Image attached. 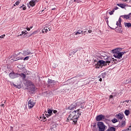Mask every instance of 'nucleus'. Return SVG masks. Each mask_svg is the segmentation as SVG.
Masks as SVG:
<instances>
[{"mask_svg": "<svg viewBox=\"0 0 131 131\" xmlns=\"http://www.w3.org/2000/svg\"><path fill=\"white\" fill-rule=\"evenodd\" d=\"M112 62L113 64H117V60L114 58L107 57L105 59V61L104 60H98L93 62V66L96 69L102 68L103 66H106L107 64H109Z\"/></svg>", "mask_w": 131, "mask_h": 131, "instance_id": "f257e3e1", "label": "nucleus"}, {"mask_svg": "<svg viewBox=\"0 0 131 131\" xmlns=\"http://www.w3.org/2000/svg\"><path fill=\"white\" fill-rule=\"evenodd\" d=\"M81 113H82V112L80 109H78L77 111H74L69 116V117L67 118V121L69 122L70 120H73L74 123H76L77 120H78V118H79V117L81 115Z\"/></svg>", "mask_w": 131, "mask_h": 131, "instance_id": "f03ea898", "label": "nucleus"}, {"mask_svg": "<svg viewBox=\"0 0 131 131\" xmlns=\"http://www.w3.org/2000/svg\"><path fill=\"white\" fill-rule=\"evenodd\" d=\"M98 131H105L107 129V126L103 122H98L97 124Z\"/></svg>", "mask_w": 131, "mask_h": 131, "instance_id": "7ed1b4c3", "label": "nucleus"}, {"mask_svg": "<svg viewBox=\"0 0 131 131\" xmlns=\"http://www.w3.org/2000/svg\"><path fill=\"white\" fill-rule=\"evenodd\" d=\"M30 54H31V52L29 50H24L23 52H20L18 55L20 56V57H23L24 58V57L28 56V55H30Z\"/></svg>", "mask_w": 131, "mask_h": 131, "instance_id": "20e7f679", "label": "nucleus"}, {"mask_svg": "<svg viewBox=\"0 0 131 131\" xmlns=\"http://www.w3.org/2000/svg\"><path fill=\"white\" fill-rule=\"evenodd\" d=\"M124 54H126V52L125 51L120 52L117 54H115L114 55V57H115V58H116L117 59H121V58H122V56H123Z\"/></svg>", "mask_w": 131, "mask_h": 131, "instance_id": "39448f33", "label": "nucleus"}, {"mask_svg": "<svg viewBox=\"0 0 131 131\" xmlns=\"http://www.w3.org/2000/svg\"><path fill=\"white\" fill-rule=\"evenodd\" d=\"M79 106H80V103L79 102L77 103L74 102L69 106V110H72V109H74L76 107H79Z\"/></svg>", "mask_w": 131, "mask_h": 131, "instance_id": "423d86ee", "label": "nucleus"}, {"mask_svg": "<svg viewBox=\"0 0 131 131\" xmlns=\"http://www.w3.org/2000/svg\"><path fill=\"white\" fill-rule=\"evenodd\" d=\"M38 2V0H31L29 4H27V6L29 8H30V7H34L35 6L36 3Z\"/></svg>", "mask_w": 131, "mask_h": 131, "instance_id": "0eeeda50", "label": "nucleus"}, {"mask_svg": "<svg viewBox=\"0 0 131 131\" xmlns=\"http://www.w3.org/2000/svg\"><path fill=\"white\" fill-rule=\"evenodd\" d=\"M96 119L97 121H101L102 120H104L105 119V116L103 115H100L96 117Z\"/></svg>", "mask_w": 131, "mask_h": 131, "instance_id": "6e6552de", "label": "nucleus"}, {"mask_svg": "<svg viewBox=\"0 0 131 131\" xmlns=\"http://www.w3.org/2000/svg\"><path fill=\"white\" fill-rule=\"evenodd\" d=\"M28 105L29 108H33V106L35 105V102L31 99L29 101Z\"/></svg>", "mask_w": 131, "mask_h": 131, "instance_id": "1a4fd4ad", "label": "nucleus"}, {"mask_svg": "<svg viewBox=\"0 0 131 131\" xmlns=\"http://www.w3.org/2000/svg\"><path fill=\"white\" fill-rule=\"evenodd\" d=\"M10 78H16V77H19V76H18V74H15L14 73H10L9 75Z\"/></svg>", "mask_w": 131, "mask_h": 131, "instance_id": "9d476101", "label": "nucleus"}, {"mask_svg": "<svg viewBox=\"0 0 131 131\" xmlns=\"http://www.w3.org/2000/svg\"><path fill=\"white\" fill-rule=\"evenodd\" d=\"M122 51V49L121 48H116L112 50V52L114 54H118V53H120Z\"/></svg>", "mask_w": 131, "mask_h": 131, "instance_id": "9b49d317", "label": "nucleus"}, {"mask_svg": "<svg viewBox=\"0 0 131 131\" xmlns=\"http://www.w3.org/2000/svg\"><path fill=\"white\" fill-rule=\"evenodd\" d=\"M58 126V124L53 123L51 126V129L52 131L57 130V127Z\"/></svg>", "mask_w": 131, "mask_h": 131, "instance_id": "f8f14e48", "label": "nucleus"}, {"mask_svg": "<svg viewBox=\"0 0 131 131\" xmlns=\"http://www.w3.org/2000/svg\"><path fill=\"white\" fill-rule=\"evenodd\" d=\"M12 60L13 61H18V60H23V56H19L18 57H14L13 58H12Z\"/></svg>", "mask_w": 131, "mask_h": 131, "instance_id": "ddd939ff", "label": "nucleus"}, {"mask_svg": "<svg viewBox=\"0 0 131 131\" xmlns=\"http://www.w3.org/2000/svg\"><path fill=\"white\" fill-rule=\"evenodd\" d=\"M116 117L118 119H122V118H123V117H124V115H123V114H122L119 113L118 115H116Z\"/></svg>", "mask_w": 131, "mask_h": 131, "instance_id": "4468645a", "label": "nucleus"}, {"mask_svg": "<svg viewBox=\"0 0 131 131\" xmlns=\"http://www.w3.org/2000/svg\"><path fill=\"white\" fill-rule=\"evenodd\" d=\"M18 77H21V78H25L26 77V73H21V74H18Z\"/></svg>", "mask_w": 131, "mask_h": 131, "instance_id": "2eb2a0df", "label": "nucleus"}, {"mask_svg": "<svg viewBox=\"0 0 131 131\" xmlns=\"http://www.w3.org/2000/svg\"><path fill=\"white\" fill-rule=\"evenodd\" d=\"M41 32L42 33H47V32H49V30H48V27H45L44 29H42Z\"/></svg>", "mask_w": 131, "mask_h": 131, "instance_id": "dca6fc26", "label": "nucleus"}, {"mask_svg": "<svg viewBox=\"0 0 131 131\" xmlns=\"http://www.w3.org/2000/svg\"><path fill=\"white\" fill-rule=\"evenodd\" d=\"M124 114L126 115V116H128V115L130 114V111H129L128 110H126L124 111Z\"/></svg>", "mask_w": 131, "mask_h": 131, "instance_id": "f3484780", "label": "nucleus"}, {"mask_svg": "<svg viewBox=\"0 0 131 131\" xmlns=\"http://www.w3.org/2000/svg\"><path fill=\"white\" fill-rule=\"evenodd\" d=\"M116 25L117 26H119L120 27V25H121V18H119L118 21H117Z\"/></svg>", "mask_w": 131, "mask_h": 131, "instance_id": "a211bd4d", "label": "nucleus"}, {"mask_svg": "<svg viewBox=\"0 0 131 131\" xmlns=\"http://www.w3.org/2000/svg\"><path fill=\"white\" fill-rule=\"evenodd\" d=\"M130 16H131V13H129L128 15H123L122 16V17H123V18H125V19H129Z\"/></svg>", "mask_w": 131, "mask_h": 131, "instance_id": "6ab92c4d", "label": "nucleus"}, {"mask_svg": "<svg viewBox=\"0 0 131 131\" xmlns=\"http://www.w3.org/2000/svg\"><path fill=\"white\" fill-rule=\"evenodd\" d=\"M124 26L125 27H128V28H129V27H131V24L130 23H125Z\"/></svg>", "mask_w": 131, "mask_h": 131, "instance_id": "aec40b11", "label": "nucleus"}, {"mask_svg": "<svg viewBox=\"0 0 131 131\" xmlns=\"http://www.w3.org/2000/svg\"><path fill=\"white\" fill-rule=\"evenodd\" d=\"M116 128L114 127H109L106 131H115Z\"/></svg>", "mask_w": 131, "mask_h": 131, "instance_id": "412c9836", "label": "nucleus"}, {"mask_svg": "<svg viewBox=\"0 0 131 131\" xmlns=\"http://www.w3.org/2000/svg\"><path fill=\"white\" fill-rule=\"evenodd\" d=\"M117 6H118V7H120V8H122V9H124V8H125V5L124 4H118Z\"/></svg>", "mask_w": 131, "mask_h": 131, "instance_id": "4be33fe9", "label": "nucleus"}, {"mask_svg": "<svg viewBox=\"0 0 131 131\" xmlns=\"http://www.w3.org/2000/svg\"><path fill=\"white\" fill-rule=\"evenodd\" d=\"M105 76H106V73H102L99 76V77H100L101 78H105Z\"/></svg>", "mask_w": 131, "mask_h": 131, "instance_id": "5701e85b", "label": "nucleus"}, {"mask_svg": "<svg viewBox=\"0 0 131 131\" xmlns=\"http://www.w3.org/2000/svg\"><path fill=\"white\" fill-rule=\"evenodd\" d=\"M14 86H15V88H17V89H21V85L20 84H18V85H16L15 84H13Z\"/></svg>", "mask_w": 131, "mask_h": 131, "instance_id": "b1692460", "label": "nucleus"}, {"mask_svg": "<svg viewBox=\"0 0 131 131\" xmlns=\"http://www.w3.org/2000/svg\"><path fill=\"white\" fill-rule=\"evenodd\" d=\"M122 131H131V125H130L127 129H123Z\"/></svg>", "mask_w": 131, "mask_h": 131, "instance_id": "393cba45", "label": "nucleus"}, {"mask_svg": "<svg viewBox=\"0 0 131 131\" xmlns=\"http://www.w3.org/2000/svg\"><path fill=\"white\" fill-rule=\"evenodd\" d=\"M114 9H113V10H108V14H110V15H113L114 13Z\"/></svg>", "mask_w": 131, "mask_h": 131, "instance_id": "a878e982", "label": "nucleus"}, {"mask_svg": "<svg viewBox=\"0 0 131 131\" xmlns=\"http://www.w3.org/2000/svg\"><path fill=\"white\" fill-rule=\"evenodd\" d=\"M82 33V31L81 30H79L76 33L75 35H77V34H81Z\"/></svg>", "mask_w": 131, "mask_h": 131, "instance_id": "bb28decb", "label": "nucleus"}, {"mask_svg": "<svg viewBox=\"0 0 131 131\" xmlns=\"http://www.w3.org/2000/svg\"><path fill=\"white\" fill-rule=\"evenodd\" d=\"M79 103H80V106H81L80 107L82 108H84V103H80V102Z\"/></svg>", "mask_w": 131, "mask_h": 131, "instance_id": "cd10ccee", "label": "nucleus"}, {"mask_svg": "<svg viewBox=\"0 0 131 131\" xmlns=\"http://www.w3.org/2000/svg\"><path fill=\"white\" fill-rule=\"evenodd\" d=\"M41 118H42V120H46V117H45V114H42L41 116Z\"/></svg>", "mask_w": 131, "mask_h": 131, "instance_id": "c85d7f7f", "label": "nucleus"}, {"mask_svg": "<svg viewBox=\"0 0 131 131\" xmlns=\"http://www.w3.org/2000/svg\"><path fill=\"white\" fill-rule=\"evenodd\" d=\"M120 125H121V126H122V127H123V126H124V125H125V122H122L120 123Z\"/></svg>", "mask_w": 131, "mask_h": 131, "instance_id": "c756f323", "label": "nucleus"}, {"mask_svg": "<svg viewBox=\"0 0 131 131\" xmlns=\"http://www.w3.org/2000/svg\"><path fill=\"white\" fill-rule=\"evenodd\" d=\"M48 114H52V113H53V110H48Z\"/></svg>", "mask_w": 131, "mask_h": 131, "instance_id": "7c9ffc66", "label": "nucleus"}, {"mask_svg": "<svg viewBox=\"0 0 131 131\" xmlns=\"http://www.w3.org/2000/svg\"><path fill=\"white\" fill-rule=\"evenodd\" d=\"M29 59V56H26V57H25L24 58V61H27V60H28Z\"/></svg>", "mask_w": 131, "mask_h": 131, "instance_id": "2f4dec72", "label": "nucleus"}, {"mask_svg": "<svg viewBox=\"0 0 131 131\" xmlns=\"http://www.w3.org/2000/svg\"><path fill=\"white\" fill-rule=\"evenodd\" d=\"M122 2H126V3H131V0H122Z\"/></svg>", "mask_w": 131, "mask_h": 131, "instance_id": "473e14b6", "label": "nucleus"}, {"mask_svg": "<svg viewBox=\"0 0 131 131\" xmlns=\"http://www.w3.org/2000/svg\"><path fill=\"white\" fill-rule=\"evenodd\" d=\"M112 122H113V123H116V122H117V119H113Z\"/></svg>", "mask_w": 131, "mask_h": 131, "instance_id": "72a5a7b5", "label": "nucleus"}, {"mask_svg": "<svg viewBox=\"0 0 131 131\" xmlns=\"http://www.w3.org/2000/svg\"><path fill=\"white\" fill-rule=\"evenodd\" d=\"M5 36H6L5 34H3V35H2L1 36H0V40H1V38H4Z\"/></svg>", "mask_w": 131, "mask_h": 131, "instance_id": "f704fd0d", "label": "nucleus"}, {"mask_svg": "<svg viewBox=\"0 0 131 131\" xmlns=\"http://www.w3.org/2000/svg\"><path fill=\"white\" fill-rule=\"evenodd\" d=\"M76 52H77V50H73V51L72 52V54H73V55H74V54H75V53H76Z\"/></svg>", "mask_w": 131, "mask_h": 131, "instance_id": "c9c22d12", "label": "nucleus"}, {"mask_svg": "<svg viewBox=\"0 0 131 131\" xmlns=\"http://www.w3.org/2000/svg\"><path fill=\"white\" fill-rule=\"evenodd\" d=\"M20 1H17L16 3H15V5H16V6H19V4H20Z\"/></svg>", "mask_w": 131, "mask_h": 131, "instance_id": "e433bc0d", "label": "nucleus"}, {"mask_svg": "<svg viewBox=\"0 0 131 131\" xmlns=\"http://www.w3.org/2000/svg\"><path fill=\"white\" fill-rule=\"evenodd\" d=\"M26 32V31H24L21 32V34H20V35H23V34H26V33H25Z\"/></svg>", "mask_w": 131, "mask_h": 131, "instance_id": "4c0bfd02", "label": "nucleus"}, {"mask_svg": "<svg viewBox=\"0 0 131 131\" xmlns=\"http://www.w3.org/2000/svg\"><path fill=\"white\" fill-rule=\"evenodd\" d=\"M75 37L76 38H77V37H79V34H77V35H75Z\"/></svg>", "mask_w": 131, "mask_h": 131, "instance_id": "58836bf2", "label": "nucleus"}, {"mask_svg": "<svg viewBox=\"0 0 131 131\" xmlns=\"http://www.w3.org/2000/svg\"><path fill=\"white\" fill-rule=\"evenodd\" d=\"M48 31H51V30H52V29H51V28H50V26L48 27Z\"/></svg>", "mask_w": 131, "mask_h": 131, "instance_id": "ea45409f", "label": "nucleus"}, {"mask_svg": "<svg viewBox=\"0 0 131 131\" xmlns=\"http://www.w3.org/2000/svg\"><path fill=\"white\" fill-rule=\"evenodd\" d=\"M92 30H88V33H92Z\"/></svg>", "mask_w": 131, "mask_h": 131, "instance_id": "a19ab883", "label": "nucleus"}, {"mask_svg": "<svg viewBox=\"0 0 131 131\" xmlns=\"http://www.w3.org/2000/svg\"><path fill=\"white\" fill-rule=\"evenodd\" d=\"M46 116L48 118L50 117V116H51V115H48V114H45Z\"/></svg>", "mask_w": 131, "mask_h": 131, "instance_id": "79ce46f5", "label": "nucleus"}, {"mask_svg": "<svg viewBox=\"0 0 131 131\" xmlns=\"http://www.w3.org/2000/svg\"><path fill=\"white\" fill-rule=\"evenodd\" d=\"M23 10L24 11H25V10H26V6H25V7H23Z\"/></svg>", "mask_w": 131, "mask_h": 131, "instance_id": "37998d69", "label": "nucleus"}, {"mask_svg": "<svg viewBox=\"0 0 131 131\" xmlns=\"http://www.w3.org/2000/svg\"><path fill=\"white\" fill-rule=\"evenodd\" d=\"M33 33V34H37V31H35Z\"/></svg>", "mask_w": 131, "mask_h": 131, "instance_id": "c03bdc74", "label": "nucleus"}, {"mask_svg": "<svg viewBox=\"0 0 131 131\" xmlns=\"http://www.w3.org/2000/svg\"><path fill=\"white\" fill-rule=\"evenodd\" d=\"M118 7H115V8L114 9V11H115V10H118Z\"/></svg>", "mask_w": 131, "mask_h": 131, "instance_id": "a18cd8bd", "label": "nucleus"}, {"mask_svg": "<svg viewBox=\"0 0 131 131\" xmlns=\"http://www.w3.org/2000/svg\"><path fill=\"white\" fill-rule=\"evenodd\" d=\"M57 111L56 110H54L53 111V113H54L55 114H56V113H57Z\"/></svg>", "mask_w": 131, "mask_h": 131, "instance_id": "49530a36", "label": "nucleus"}, {"mask_svg": "<svg viewBox=\"0 0 131 131\" xmlns=\"http://www.w3.org/2000/svg\"><path fill=\"white\" fill-rule=\"evenodd\" d=\"M113 98V95H110V99H112Z\"/></svg>", "mask_w": 131, "mask_h": 131, "instance_id": "de8ad7c7", "label": "nucleus"}, {"mask_svg": "<svg viewBox=\"0 0 131 131\" xmlns=\"http://www.w3.org/2000/svg\"><path fill=\"white\" fill-rule=\"evenodd\" d=\"M27 30L28 31H30V28H28L27 29Z\"/></svg>", "mask_w": 131, "mask_h": 131, "instance_id": "09e8293b", "label": "nucleus"}, {"mask_svg": "<svg viewBox=\"0 0 131 131\" xmlns=\"http://www.w3.org/2000/svg\"><path fill=\"white\" fill-rule=\"evenodd\" d=\"M121 32H122V30H121V29H120V30L119 31V33H121Z\"/></svg>", "mask_w": 131, "mask_h": 131, "instance_id": "8fccbe9b", "label": "nucleus"}, {"mask_svg": "<svg viewBox=\"0 0 131 131\" xmlns=\"http://www.w3.org/2000/svg\"><path fill=\"white\" fill-rule=\"evenodd\" d=\"M102 78H100L99 79V81H102Z\"/></svg>", "mask_w": 131, "mask_h": 131, "instance_id": "3c124183", "label": "nucleus"}, {"mask_svg": "<svg viewBox=\"0 0 131 131\" xmlns=\"http://www.w3.org/2000/svg\"><path fill=\"white\" fill-rule=\"evenodd\" d=\"M21 7H23H23H25V5L24 4H23Z\"/></svg>", "mask_w": 131, "mask_h": 131, "instance_id": "603ef678", "label": "nucleus"}, {"mask_svg": "<svg viewBox=\"0 0 131 131\" xmlns=\"http://www.w3.org/2000/svg\"><path fill=\"white\" fill-rule=\"evenodd\" d=\"M54 10H56V8H54L52 9V11Z\"/></svg>", "mask_w": 131, "mask_h": 131, "instance_id": "864d4df0", "label": "nucleus"}, {"mask_svg": "<svg viewBox=\"0 0 131 131\" xmlns=\"http://www.w3.org/2000/svg\"><path fill=\"white\" fill-rule=\"evenodd\" d=\"M22 8H23V7L20 6V7H19V9H22Z\"/></svg>", "mask_w": 131, "mask_h": 131, "instance_id": "5fc2aeb1", "label": "nucleus"}, {"mask_svg": "<svg viewBox=\"0 0 131 131\" xmlns=\"http://www.w3.org/2000/svg\"><path fill=\"white\" fill-rule=\"evenodd\" d=\"M126 83H129V82H126Z\"/></svg>", "mask_w": 131, "mask_h": 131, "instance_id": "6e6d98bb", "label": "nucleus"}, {"mask_svg": "<svg viewBox=\"0 0 131 131\" xmlns=\"http://www.w3.org/2000/svg\"><path fill=\"white\" fill-rule=\"evenodd\" d=\"M93 126H94V127H96V125H94Z\"/></svg>", "mask_w": 131, "mask_h": 131, "instance_id": "4d7b16f0", "label": "nucleus"}, {"mask_svg": "<svg viewBox=\"0 0 131 131\" xmlns=\"http://www.w3.org/2000/svg\"><path fill=\"white\" fill-rule=\"evenodd\" d=\"M32 27H31L30 29H32Z\"/></svg>", "mask_w": 131, "mask_h": 131, "instance_id": "13d9d810", "label": "nucleus"}, {"mask_svg": "<svg viewBox=\"0 0 131 131\" xmlns=\"http://www.w3.org/2000/svg\"><path fill=\"white\" fill-rule=\"evenodd\" d=\"M128 102H129V100L127 101V103H128Z\"/></svg>", "mask_w": 131, "mask_h": 131, "instance_id": "bf43d9fd", "label": "nucleus"}, {"mask_svg": "<svg viewBox=\"0 0 131 131\" xmlns=\"http://www.w3.org/2000/svg\"><path fill=\"white\" fill-rule=\"evenodd\" d=\"M1 106H4V104H2Z\"/></svg>", "mask_w": 131, "mask_h": 131, "instance_id": "052dcab7", "label": "nucleus"}]
</instances>
